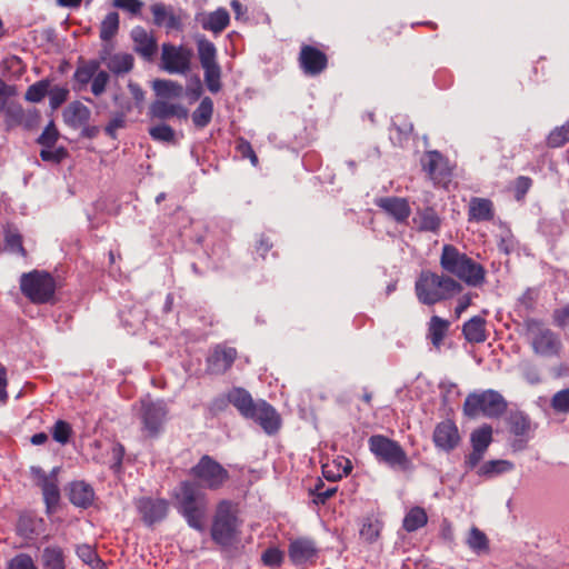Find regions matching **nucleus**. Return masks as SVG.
Returning a JSON list of instances; mask_svg holds the SVG:
<instances>
[{"label": "nucleus", "instance_id": "obj_1", "mask_svg": "<svg viewBox=\"0 0 569 569\" xmlns=\"http://www.w3.org/2000/svg\"><path fill=\"white\" fill-rule=\"evenodd\" d=\"M439 263L446 276L456 277L469 287L478 288L486 282L485 267L453 244H443Z\"/></svg>", "mask_w": 569, "mask_h": 569}, {"label": "nucleus", "instance_id": "obj_2", "mask_svg": "<svg viewBox=\"0 0 569 569\" xmlns=\"http://www.w3.org/2000/svg\"><path fill=\"white\" fill-rule=\"evenodd\" d=\"M525 339L533 356L540 359H559L563 353V342L559 332L537 318L523 321Z\"/></svg>", "mask_w": 569, "mask_h": 569}, {"label": "nucleus", "instance_id": "obj_3", "mask_svg": "<svg viewBox=\"0 0 569 569\" xmlns=\"http://www.w3.org/2000/svg\"><path fill=\"white\" fill-rule=\"evenodd\" d=\"M461 290V283L452 277L429 270L422 271L415 283V291L419 302L427 306H433L451 299Z\"/></svg>", "mask_w": 569, "mask_h": 569}, {"label": "nucleus", "instance_id": "obj_4", "mask_svg": "<svg viewBox=\"0 0 569 569\" xmlns=\"http://www.w3.org/2000/svg\"><path fill=\"white\" fill-rule=\"evenodd\" d=\"M177 509L188 525L198 530H204V519L208 511V501L196 485L184 481L176 493Z\"/></svg>", "mask_w": 569, "mask_h": 569}, {"label": "nucleus", "instance_id": "obj_5", "mask_svg": "<svg viewBox=\"0 0 569 569\" xmlns=\"http://www.w3.org/2000/svg\"><path fill=\"white\" fill-rule=\"evenodd\" d=\"M240 521L230 501L223 500L218 507L212 521L211 538L222 548L231 547L238 541Z\"/></svg>", "mask_w": 569, "mask_h": 569}, {"label": "nucleus", "instance_id": "obj_6", "mask_svg": "<svg viewBox=\"0 0 569 569\" xmlns=\"http://www.w3.org/2000/svg\"><path fill=\"white\" fill-rule=\"evenodd\" d=\"M506 410L507 401L492 389L469 393L463 403V413L470 418L480 415L487 418H499Z\"/></svg>", "mask_w": 569, "mask_h": 569}, {"label": "nucleus", "instance_id": "obj_7", "mask_svg": "<svg viewBox=\"0 0 569 569\" xmlns=\"http://www.w3.org/2000/svg\"><path fill=\"white\" fill-rule=\"evenodd\" d=\"M368 445L379 462L387 465L393 470H410L411 461L397 441L382 435H373L369 438Z\"/></svg>", "mask_w": 569, "mask_h": 569}, {"label": "nucleus", "instance_id": "obj_8", "mask_svg": "<svg viewBox=\"0 0 569 569\" xmlns=\"http://www.w3.org/2000/svg\"><path fill=\"white\" fill-rule=\"evenodd\" d=\"M20 289L30 301L46 303L54 296L56 281L50 273L33 270L21 276Z\"/></svg>", "mask_w": 569, "mask_h": 569}, {"label": "nucleus", "instance_id": "obj_9", "mask_svg": "<svg viewBox=\"0 0 569 569\" xmlns=\"http://www.w3.org/2000/svg\"><path fill=\"white\" fill-rule=\"evenodd\" d=\"M197 482L208 489L220 488L229 478L228 471L210 456H202L190 470Z\"/></svg>", "mask_w": 569, "mask_h": 569}, {"label": "nucleus", "instance_id": "obj_10", "mask_svg": "<svg viewBox=\"0 0 569 569\" xmlns=\"http://www.w3.org/2000/svg\"><path fill=\"white\" fill-rule=\"evenodd\" d=\"M193 52L184 46L162 44L161 63L171 74H187L191 68Z\"/></svg>", "mask_w": 569, "mask_h": 569}, {"label": "nucleus", "instance_id": "obj_11", "mask_svg": "<svg viewBox=\"0 0 569 569\" xmlns=\"http://www.w3.org/2000/svg\"><path fill=\"white\" fill-rule=\"evenodd\" d=\"M168 407L163 400L153 401L149 398L141 401V421L143 430L154 437L160 433L167 420Z\"/></svg>", "mask_w": 569, "mask_h": 569}, {"label": "nucleus", "instance_id": "obj_12", "mask_svg": "<svg viewBox=\"0 0 569 569\" xmlns=\"http://www.w3.org/2000/svg\"><path fill=\"white\" fill-rule=\"evenodd\" d=\"M57 472L58 468H54L50 475H47L40 467L31 468V475L42 490L43 500L49 512L57 507L60 500Z\"/></svg>", "mask_w": 569, "mask_h": 569}, {"label": "nucleus", "instance_id": "obj_13", "mask_svg": "<svg viewBox=\"0 0 569 569\" xmlns=\"http://www.w3.org/2000/svg\"><path fill=\"white\" fill-rule=\"evenodd\" d=\"M288 556L293 566L303 568L316 561L318 548L312 539L297 538L290 541Z\"/></svg>", "mask_w": 569, "mask_h": 569}, {"label": "nucleus", "instance_id": "obj_14", "mask_svg": "<svg viewBox=\"0 0 569 569\" xmlns=\"http://www.w3.org/2000/svg\"><path fill=\"white\" fill-rule=\"evenodd\" d=\"M421 161L423 169L433 183L446 187L450 181L451 169L443 156L438 151H429Z\"/></svg>", "mask_w": 569, "mask_h": 569}, {"label": "nucleus", "instance_id": "obj_15", "mask_svg": "<svg viewBox=\"0 0 569 569\" xmlns=\"http://www.w3.org/2000/svg\"><path fill=\"white\" fill-rule=\"evenodd\" d=\"M137 510L147 526H152L167 517L169 503L164 499L142 497L136 501Z\"/></svg>", "mask_w": 569, "mask_h": 569}, {"label": "nucleus", "instance_id": "obj_16", "mask_svg": "<svg viewBox=\"0 0 569 569\" xmlns=\"http://www.w3.org/2000/svg\"><path fill=\"white\" fill-rule=\"evenodd\" d=\"M247 419L257 422L266 433H276L280 426L281 419L276 409L264 400H258L253 410Z\"/></svg>", "mask_w": 569, "mask_h": 569}, {"label": "nucleus", "instance_id": "obj_17", "mask_svg": "<svg viewBox=\"0 0 569 569\" xmlns=\"http://www.w3.org/2000/svg\"><path fill=\"white\" fill-rule=\"evenodd\" d=\"M432 440L438 449L449 452L459 446L461 438L457 425L447 419L437 423Z\"/></svg>", "mask_w": 569, "mask_h": 569}, {"label": "nucleus", "instance_id": "obj_18", "mask_svg": "<svg viewBox=\"0 0 569 569\" xmlns=\"http://www.w3.org/2000/svg\"><path fill=\"white\" fill-rule=\"evenodd\" d=\"M1 112L4 113V121L9 129L19 126L31 129L39 119L37 110H24L18 102H9Z\"/></svg>", "mask_w": 569, "mask_h": 569}, {"label": "nucleus", "instance_id": "obj_19", "mask_svg": "<svg viewBox=\"0 0 569 569\" xmlns=\"http://www.w3.org/2000/svg\"><path fill=\"white\" fill-rule=\"evenodd\" d=\"M299 63L306 74L317 76L327 68L328 59L321 50L306 44L301 47Z\"/></svg>", "mask_w": 569, "mask_h": 569}, {"label": "nucleus", "instance_id": "obj_20", "mask_svg": "<svg viewBox=\"0 0 569 569\" xmlns=\"http://www.w3.org/2000/svg\"><path fill=\"white\" fill-rule=\"evenodd\" d=\"M236 357L234 348L218 346L208 357V371L213 375L226 372L234 362Z\"/></svg>", "mask_w": 569, "mask_h": 569}, {"label": "nucleus", "instance_id": "obj_21", "mask_svg": "<svg viewBox=\"0 0 569 569\" xmlns=\"http://www.w3.org/2000/svg\"><path fill=\"white\" fill-rule=\"evenodd\" d=\"M376 204L391 216L397 222H405L411 214V208L407 199L399 197H382L376 200Z\"/></svg>", "mask_w": 569, "mask_h": 569}, {"label": "nucleus", "instance_id": "obj_22", "mask_svg": "<svg viewBox=\"0 0 569 569\" xmlns=\"http://www.w3.org/2000/svg\"><path fill=\"white\" fill-rule=\"evenodd\" d=\"M131 38L134 42V50L143 58L151 59L157 52V41L154 37L142 27H136L131 31Z\"/></svg>", "mask_w": 569, "mask_h": 569}, {"label": "nucleus", "instance_id": "obj_23", "mask_svg": "<svg viewBox=\"0 0 569 569\" xmlns=\"http://www.w3.org/2000/svg\"><path fill=\"white\" fill-rule=\"evenodd\" d=\"M100 61L114 74L128 73L132 70L134 59L132 54L126 52H118L107 56V52L100 53Z\"/></svg>", "mask_w": 569, "mask_h": 569}, {"label": "nucleus", "instance_id": "obj_24", "mask_svg": "<svg viewBox=\"0 0 569 569\" xmlns=\"http://www.w3.org/2000/svg\"><path fill=\"white\" fill-rule=\"evenodd\" d=\"M150 114L153 118L164 120L172 117L178 119H187L188 110L179 103H170L163 100L154 101L150 107Z\"/></svg>", "mask_w": 569, "mask_h": 569}, {"label": "nucleus", "instance_id": "obj_25", "mask_svg": "<svg viewBox=\"0 0 569 569\" xmlns=\"http://www.w3.org/2000/svg\"><path fill=\"white\" fill-rule=\"evenodd\" d=\"M69 499L72 505L86 509L93 502V488L84 481H74L69 488Z\"/></svg>", "mask_w": 569, "mask_h": 569}, {"label": "nucleus", "instance_id": "obj_26", "mask_svg": "<svg viewBox=\"0 0 569 569\" xmlns=\"http://www.w3.org/2000/svg\"><path fill=\"white\" fill-rule=\"evenodd\" d=\"M100 66L101 61L97 59L79 60L73 73V80L79 90L84 89L90 83L93 76H96L97 71L100 69Z\"/></svg>", "mask_w": 569, "mask_h": 569}, {"label": "nucleus", "instance_id": "obj_27", "mask_svg": "<svg viewBox=\"0 0 569 569\" xmlns=\"http://www.w3.org/2000/svg\"><path fill=\"white\" fill-rule=\"evenodd\" d=\"M227 400L232 403L240 415L248 418L253 410L257 401H253L251 395L243 388H233L227 393Z\"/></svg>", "mask_w": 569, "mask_h": 569}, {"label": "nucleus", "instance_id": "obj_28", "mask_svg": "<svg viewBox=\"0 0 569 569\" xmlns=\"http://www.w3.org/2000/svg\"><path fill=\"white\" fill-rule=\"evenodd\" d=\"M41 565L43 569H67L64 549L58 545L44 547Z\"/></svg>", "mask_w": 569, "mask_h": 569}, {"label": "nucleus", "instance_id": "obj_29", "mask_svg": "<svg viewBox=\"0 0 569 569\" xmlns=\"http://www.w3.org/2000/svg\"><path fill=\"white\" fill-rule=\"evenodd\" d=\"M230 16L224 8L209 12L201 19V27L213 33H221L229 24Z\"/></svg>", "mask_w": 569, "mask_h": 569}, {"label": "nucleus", "instance_id": "obj_30", "mask_svg": "<svg viewBox=\"0 0 569 569\" xmlns=\"http://www.w3.org/2000/svg\"><path fill=\"white\" fill-rule=\"evenodd\" d=\"M468 216L470 221H490L493 218V204L489 199L472 198Z\"/></svg>", "mask_w": 569, "mask_h": 569}, {"label": "nucleus", "instance_id": "obj_31", "mask_svg": "<svg viewBox=\"0 0 569 569\" xmlns=\"http://www.w3.org/2000/svg\"><path fill=\"white\" fill-rule=\"evenodd\" d=\"M413 222L417 224L418 230L429 232H437L441 226L439 214L431 207L418 210L413 218Z\"/></svg>", "mask_w": 569, "mask_h": 569}, {"label": "nucleus", "instance_id": "obj_32", "mask_svg": "<svg viewBox=\"0 0 569 569\" xmlns=\"http://www.w3.org/2000/svg\"><path fill=\"white\" fill-rule=\"evenodd\" d=\"M352 469L351 461L345 457H338L331 462L322 465V475L327 480L337 481L347 476Z\"/></svg>", "mask_w": 569, "mask_h": 569}, {"label": "nucleus", "instance_id": "obj_33", "mask_svg": "<svg viewBox=\"0 0 569 569\" xmlns=\"http://www.w3.org/2000/svg\"><path fill=\"white\" fill-rule=\"evenodd\" d=\"M154 23L157 26H164L169 30L180 28V19L162 3H156L151 7Z\"/></svg>", "mask_w": 569, "mask_h": 569}, {"label": "nucleus", "instance_id": "obj_34", "mask_svg": "<svg viewBox=\"0 0 569 569\" xmlns=\"http://www.w3.org/2000/svg\"><path fill=\"white\" fill-rule=\"evenodd\" d=\"M510 431L522 439H528L531 431V421L522 411H512L508 417Z\"/></svg>", "mask_w": 569, "mask_h": 569}, {"label": "nucleus", "instance_id": "obj_35", "mask_svg": "<svg viewBox=\"0 0 569 569\" xmlns=\"http://www.w3.org/2000/svg\"><path fill=\"white\" fill-rule=\"evenodd\" d=\"M486 321L481 317H473L468 320L462 328L465 338L472 343L486 341L487 335L485 329Z\"/></svg>", "mask_w": 569, "mask_h": 569}, {"label": "nucleus", "instance_id": "obj_36", "mask_svg": "<svg viewBox=\"0 0 569 569\" xmlns=\"http://www.w3.org/2000/svg\"><path fill=\"white\" fill-rule=\"evenodd\" d=\"M428 523V515L422 507L410 508L403 518L402 528L407 532H415Z\"/></svg>", "mask_w": 569, "mask_h": 569}, {"label": "nucleus", "instance_id": "obj_37", "mask_svg": "<svg viewBox=\"0 0 569 569\" xmlns=\"http://www.w3.org/2000/svg\"><path fill=\"white\" fill-rule=\"evenodd\" d=\"M450 322L438 316H432L428 326V338L435 348L439 349L446 337Z\"/></svg>", "mask_w": 569, "mask_h": 569}, {"label": "nucleus", "instance_id": "obj_38", "mask_svg": "<svg viewBox=\"0 0 569 569\" xmlns=\"http://www.w3.org/2000/svg\"><path fill=\"white\" fill-rule=\"evenodd\" d=\"M212 114L213 101L211 98L204 97L192 113V122L199 129L206 128L210 123Z\"/></svg>", "mask_w": 569, "mask_h": 569}, {"label": "nucleus", "instance_id": "obj_39", "mask_svg": "<svg viewBox=\"0 0 569 569\" xmlns=\"http://www.w3.org/2000/svg\"><path fill=\"white\" fill-rule=\"evenodd\" d=\"M198 56L201 67L217 66V49L216 46L201 36L197 39Z\"/></svg>", "mask_w": 569, "mask_h": 569}, {"label": "nucleus", "instance_id": "obj_40", "mask_svg": "<svg viewBox=\"0 0 569 569\" xmlns=\"http://www.w3.org/2000/svg\"><path fill=\"white\" fill-rule=\"evenodd\" d=\"M64 118L70 124H84L90 118V110L81 102L71 103L64 111Z\"/></svg>", "mask_w": 569, "mask_h": 569}, {"label": "nucleus", "instance_id": "obj_41", "mask_svg": "<svg viewBox=\"0 0 569 569\" xmlns=\"http://www.w3.org/2000/svg\"><path fill=\"white\" fill-rule=\"evenodd\" d=\"M492 441V428L489 425H483L473 430L470 436L472 449L477 451H487Z\"/></svg>", "mask_w": 569, "mask_h": 569}, {"label": "nucleus", "instance_id": "obj_42", "mask_svg": "<svg viewBox=\"0 0 569 569\" xmlns=\"http://www.w3.org/2000/svg\"><path fill=\"white\" fill-rule=\"evenodd\" d=\"M513 465L508 460H490L479 467L477 473L481 477L492 478L510 471Z\"/></svg>", "mask_w": 569, "mask_h": 569}, {"label": "nucleus", "instance_id": "obj_43", "mask_svg": "<svg viewBox=\"0 0 569 569\" xmlns=\"http://www.w3.org/2000/svg\"><path fill=\"white\" fill-rule=\"evenodd\" d=\"M468 547L476 553L486 552L489 549L487 536L478 528L472 527L467 538Z\"/></svg>", "mask_w": 569, "mask_h": 569}, {"label": "nucleus", "instance_id": "obj_44", "mask_svg": "<svg viewBox=\"0 0 569 569\" xmlns=\"http://www.w3.org/2000/svg\"><path fill=\"white\" fill-rule=\"evenodd\" d=\"M6 247L11 251L27 257V251L22 244V236L16 228L8 227L4 230Z\"/></svg>", "mask_w": 569, "mask_h": 569}, {"label": "nucleus", "instance_id": "obj_45", "mask_svg": "<svg viewBox=\"0 0 569 569\" xmlns=\"http://www.w3.org/2000/svg\"><path fill=\"white\" fill-rule=\"evenodd\" d=\"M119 16L117 12H110L106 16L100 28V38L104 41L110 40L118 31Z\"/></svg>", "mask_w": 569, "mask_h": 569}, {"label": "nucleus", "instance_id": "obj_46", "mask_svg": "<svg viewBox=\"0 0 569 569\" xmlns=\"http://www.w3.org/2000/svg\"><path fill=\"white\" fill-rule=\"evenodd\" d=\"M568 141H569V121H567L561 127H557L556 129H553L547 138V144L550 148L562 147Z\"/></svg>", "mask_w": 569, "mask_h": 569}, {"label": "nucleus", "instance_id": "obj_47", "mask_svg": "<svg viewBox=\"0 0 569 569\" xmlns=\"http://www.w3.org/2000/svg\"><path fill=\"white\" fill-rule=\"evenodd\" d=\"M51 435L54 441L60 445H67L72 435V427L64 420H58L51 428Z\"/></svg>", "mask_w": 569, "mask_h": 569}, {"label": "nucleus", "instance_id": "obj_48", "mask_svg": "<svg viewBox=\"0 0 569 569\" xmlns=\"http://www.w3.org/2000/svg\"><path fill=\"white\" fill-rule=\"evenodd\" d=\"M204 71V81L207 84V88L209 91L216 93L220 90L221 83H220V76H221V69L220 66H209V67H202Z\"/></svg>", "mask_w": 569, "mask_h": 569}, {"label": "nucleus", "instance_id": "obj_49", "mask_svg": "<svg viewBox=\"0 0 569 569\" xmlns=\"http://www.w3.org/2000/svg\"><path fill=\"white\" fill-rule=\"evenodd\" d=\"M49 89V81L48 80H40L33 84H31L24 98L29 102H40L43 100V98L47 96Z\"/></svg>", "mask_w": 569, "mask_h": 569}, {"label": "nucleus", "instance_id": "obj_50", "mask_svg": "<svg viewBox=\"0 0 569 569\" xmlns=\"http://www.w3.org/2000/svg\"><path fill=\"white\" fill-rule=\"evenodd\" d=\"M336 492L337 487H326L322 481H319L311 491L312 501L316 505H325Z\"/></svg>", "mask_w": 569, "mask_h": 569}, {"label": "nucleus", "instance_id": "obj_51", "mask_svg": "<svg viewBox=\"0 0 569 569\" xmlns=\"http://www.w3.org/2000/svg\"><path fill=\"white\" fill-rule=\"evenodd\" d=\"M110 76L104 70H98L96 76L90 81V90L96 97H100L107 89Z\"/></svg>", "mask_w": 569, "mask_h": 569}, {"label": "nucleus", "instance_id": "obj_52", "mask_svg": "<svg viewBox=\"0 0 569 569\" xmlns=\"http://www.w3.org/2000/svg\"><path fill=\"white\" fill-rule=\"evenodd\" d=\"M149 134L156 141L171 142L174 139L173 129L164 123L151 127Z\"/></svg>", "mask_w": 569, "mask_h": 569}, {"label": "nucleus", "instance_id": "obj_53", "mask_svg": "<svg viewBox=\"0 0 569 569\" xmlns=\"http://www.w3.org/2000/svg\"><path fill=\"white\" fill-rule=\"evenodd\" d=\"M153 88L158 96H179L182 87L170 80H157Z\"/></svg>", "mask_w": 569, "mask_h": 569}, {"label": "nucleus", "instance_id": "obj_54", "mask_svg": "<svg viewBox=\"0 0 569 569\" xmlns=\"http://www.w3.org/2000/svg\"><path fill=\"white\" fill-rule=\"evenodd\" d=\"M551 407L556 412H569V388L562 389L552 396Z\"/></svg>", "mask_w": 569, "mask_h": 569}, {"label": "nucleus", "instance_id": "obj_55", "mask_svg": "<svg viewBox=\"0 0 569 569\" xmlns=\"http://www.w3.org/2000/svg\"><path fill=\"white\" fill-rule=\"evenodd\" d=\"M283 551L278 548H268L261 556L263 565L268 567H280L283 562Z\"/></svg>", "mask_w": 569, "mask_h": 569}, {"label": "nucleus", "instance_id": "obj_56", "mask_svg": "<svg viewBox=\"0 0 569 569\" xmlns=\"http://www.w3.org/2000/svg\"><path fill=\"white\" fill-rule=\"evenodd\" d=\"M49 103L52 109H58L62 103L66 102L69 96V90L64 87H53L48 89Z\"/></svg>", "mask_w": 569, "mask_h": 569}, {"label": "nucleus", "instance_id": "obj_57", "mask_svg": "<svg viewBox=\"0 0 569 569\" xmlns=\"http://www.w3.org/2000/svg\"><path fill=\"white\" fill-rule=\"evenodd\" d=\"M8 569H38V568L34 565V561L31 558V556H29L27 553H19L9 561Z\"/></svg>", "mask_w": 569, "mask_h": 569}, {"label": "nucleus", "instance_id": "obj_58", "mask_svg": "<svg viewBox=\"0 0 569 569\" xmlns=\"http://www.w3.org/2000/svg\"><path fill=\"white\" fill-rule=\"evenodd\" d=\"M379 533H380V525L378 521L368 520L362 523V527L360 529V536L365 540L372 542L379 537Z\"/></svg>", "mask_w": 569, "mask_h": 569}, {"label": "nucleus", "instance_id": "obj_59", "mask_svg": "<svg viewBox=\"0 0 569 569\" xmlns=\"http://www.w3.org/2000/svg\"><path fill=\"white\" fill-rule=\"evenodd\" d=\"M439 388L441 390L442 401L445 405L455 401L460 396L458 386L453 382H441Z\"/></svg>", "mask_w": 569, "mask_h": 569}, {"label": "nucleus", "instance_id": "obj_60", "mask_svg": "<svg viewBox=\"0 0 569 569\" xmlns=\"http://www.w3.org/2000/svg\"><path fill=\"white\" fill-rule=\"evenodd\" d=\"M128 89L132 96L133 104H134L136 109H138L140 112L143 107L146 92L141 89V87L138 83H136L133 81H129Z\"/></svg>", "mask_w": 569, "mask_h": 569}, {"label": "nucleus", "instance_id": "obj_61", "mask_svg": "<svg viewBox=\"0 0 569 569\" xmlns=\"http://www.w3.org/2000/svg\"><path fill=\"white\" fill-rule=\"evenodd\" d=\"M58 139V132L53 126H48L38 138V143L44 148H51L54 146Z\"/></svg>", "mask_w": 569, "mask_h": 569}, {"label": "nucleus", "instance_id": "obj_62", "mask_svg": "<svg viewBox=\"0 0 569 569\" xmlns=\"http://www.w3.org/2000/svg\"><path fill=\"white\" fill-rule=\"evenodd\" d=\"M126 116L124 114H121V113H117L114 117H112L110 119V121L108 122V124L104 128V132L111 137V138H116L117 136V130L118 129H121L126 126Z\"/></svg>", "mask_w": 569, "mask_h": 569}, {"label": "nucleus", "instance_id": "obj_63", "mask_svg": "<svg viewBox=\"0 0 569 569\" xmlns=\"http://www.w3.org/2000/svg\"><path fill=\"white\" fill-rule=\"evenodd\" d=\"M16 94V88L8 84L0 78V112L10 102L9 99Z\"/></svg>", "mask_w": 569, "mask_h": 569}, {"label": "nucleus", "instance_id": "obj_64", "mask_svg": "<svg viewBox=\"0 0 569 569\" xmlns=\"http://www.w3.org/2000/svg\"><path fill=\"white\" fill-rule=\"evenodd\" d=\"M552 319H553V322L559 328L568 327L569 326V305H567L562 308L556 309L552 313Z\"/></svg>", "mask_w": 569, "mask_h": 569}]
</instances>
